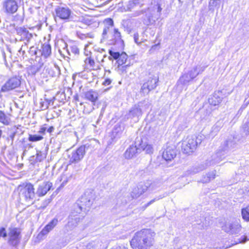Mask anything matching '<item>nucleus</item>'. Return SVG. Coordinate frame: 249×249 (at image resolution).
Segmentation results:
<instances>
[{"label": "nucleus", "instance_id": "26", "mask_svg": "<svg viewBox=\"0 0 249 249\" xmlns=\"http://www.w3.org/2000/svg\"><path fill=\"white\" fill-rule=\"evenodd\" d=\"M138 149L136 146L131 145L127 149L124 154V156L125 159H130L134 157L136 153L138 152Z\"/></svg>", "mask_w": 249, "mask_h": 249}, {"label": "nucleus", "instance_id": "19", "mask_svg": "<svg viewBox=\"0 0 249 249\" xmlns=\"http://www.w3.org/2000/svg\"><path fill=\"white\" fill-rule=\"evenodd\" d=\"M124 127L121 124H117L113 127L110 135L112 142H115L121 137Z\"/></svg>", "mask_w": 249, "mask_h": 249}, {"label": "nucleus", "instance_id": "32", "mask_svg": "<svg viewBox=\"0 0 249 249\" xmlns=\"http://www.w3.org/2000/svg\"><path fill=\"white\" fill-rule=\"evenodd\" d=\"M11 122L10 118L2 111L0 110V123L4 125H8Z\"/></svg>", "mask_w": 249, "mask_h": 249}, {"label": "nucleus", "instance_id": "62", "mask_svg": "<svg viewBox=\"0 0 249 249\" xmlns=\"http://www.w3.org/2000/svg\"><path fill=\"white\" fill-rule=\"evenodd\" d=\"M27 43H25V46H22L20 48V50H19V53H20L21 52H22V54H24L25 53V50H23V48L25 47Z\"/></svg>", "mask_w": 249, "mask_h": 249}, {"label": "nucleus", "instance_id": "55", "mask_svg": "<svg viewBox=\"0 0 249 249\" xmlns=\"http://www.w3.org/2000/svg\"><path fill=\"white\" fill-rule=\"evenodd\" d=\"M139 34L138 33H135L134 35V39L135 41V42L137 44H139L140 42H139Z\"/></svg>", "mask_w": 249, "mask_h": 249}, {"label": "nucleus", "instance_id": "60", "mask_svg": "<svg viewBox=\"0 0 249 249\" xmlns=\"http://www.w3.org/2000/svg\"><path fill=\"white\" fill-rule=\"evenodd\" d=\"M112 249H128L127 248H126L124 246L122 245V246H119L115 248H113Z\"/></svg>", "mask_w": 249, "mask_h": 249}, {"label": "nucleus", "instance_id": "43", "mask_svg": "<svg viewBox=\"0 0 249 249\" xmlns=\"http://www.w3.org/2000/svg\"><path fill=\"white\" fill-rule=\"evenodd\" d=\"M177 249H192L191 245L189 243L184 242L179 247H178Z\"/></svg>", "mask_w": 249, "mask_h": 249}, {"label": "nucleus", "instance_id": "11", "mask_svg": "<svg viewBox=\"0 0 249 249\" xmlns=\"http://www.w3.org/2000/svg\"><path fill=\"white\" fill-rule=\"evenodd\" d=\"M104 39H107L108 43L110 45L118 44L121 45L123 43V40L122 39L120 32H119L118 29L114 28L113 31H110L108 32L105 38Z\"/></svg>", "mask_w": 249, "mask_h": 249}, {"label": "nucleus", "instance_id": "8", "mask_svg": "<svg viewBox=\"0 0 249 249\" xmlns=\"http://www.w3.org/2000/svg\"><path fill=\"white\" fill-rule=\"evenodd\" d=\"M54 18H56L64 20H72L71 11L67 6H57L54 9Z\"/></svg>", "mask_w": 249, "mask_h": 249}, {"label": "nucleus", "instance_id": "27", "mask_svg": "<svg viewBox=\"0 0 249 249\" xmlns=\"http://www.w3.org/2000/svg\"><path fill=\"white\" fill-rule=\"evenodd\" d=\"M143 186H146V191L147 190L153 191L156 190L160 186V183L157 181H148L143 184Z\"/></svg>", "mask_w": 249, "mask_h": 249}, {"label": "nucleus", "instance_id": "40", "mask_svg": "<svg viewBox=\"0 0 249 249\" xmlns=\"http://www.w3.org/2000/svg\"><path fill=\"white\" fill-rule=\"evenodd\" d=\"M161 10L162 8L160 7V6L159 3H157V4L155 5L152 8V11L154 12V14H155L156 13L158 18L160 17Z\"/></svg>", "mask_w": 249, "mask_h": 249}, {"label": "nucleus", "instance_id": "23", "mask_svg": "<svg viewBox=\"0 0 249 249\" xmlns=\"http://www.w3.org/2000/svg\"><path fill=\"white\" fill-rule=\"evenodd\" d=\"M105 27L102 33L103 38H105L108 32L111 31L110 28L113 26L114 22L111 18H106L104 20Z\"/></svg>", "mask_w": 249, "mask_h": 249}, {"label": "nucleus", "instance_id": "58", "mask_svg": "<svg viewBox=\"0 0 249 249\" xmlns=\"http://www.w3.org/2000/svg\"><path fill=\"white\" fill-rule=\"evenodd\" d=\"M143 13V10L138 11H136L134 14V16H135V17L139 16L141 15V14H142Z\"/></svg>", "mask_w": 249, "mask_h": 249}, {"label": "nucleus", "instance_id": "10", "mask_svg": "<svg viewBox=\"0 0 249 249\" xmlns=\"http://www.w3.org/2000/svg\"><path fill=\"white\" fill-rule=\"evenodd\" d=\"M158 81V77L157 76L149 77L145 80L142 84L141 89V92L144 95L148 94L151 90H153L157 87Z\"/></svg>", "mask_w": 249, "mask_h": 249}, {"label": "nucleus", "instance_id": "22", "mask_svg": "<svg viewBox=\"0 0 249 249\" xmlns=\"http://www.w3.org/2000/svg\"><path fill=\"white\" fill-rule=\"evenodd\" d=\"M176 156V150L170 147H167L162 153V157L166 161L171 160Z\"/></svg>", "mask_w": 249, "mask_h": 249}, {"label": "nucleus", "instance_id": "24", "mask_svg": "<svg viewBox=\"0 0 249 249\" xmlns=\"http://www.w3.org/2000/svg\"><path fill=\"white\" fill-rule=\"evenodd\" d=\"M206 67L201 65H197L195 67H194L192 70L189 71L188 72L191 77L194 79L195 77H196L199 74L201 73L203 71H204Z\"/></svg>", "mask_w": 249, "mask_h": 249}, {"label": "nucleus", "instance_id": "51", "mask_svg": "<svg viewBox=\"0 0 249 249\" xmlns=\"http://www.w3.org/2000/svg\"><path fill=\"white\" fill-rule=\"evenodd\" d=\"M47 130V128L45 127H41L39 130L38 131V133L40 134V135H42V136L45 134V132Z\"/></svg>", "mask_w": 249, "mask_h": 249}, {"label": "nucleus", "instance_id": "35", "mask_svg": "<svg viewBox=\"0 0 249 249\" xmlns=\"http://www.w3.org/2000/svg\"><path fill=\"white\" fill-rule=\"evenodd\" d=\"M77 36L79 38L82 40L86 39L88 38H92L94 37V35L91 33H89L87 34H83L80 32L77 33Z\"/></svg>", "mask_w": 249, "mask_h": 249}, {"label": "nucleus", "instance_id": "14", "mask_svg": "<svg viewBox=\"0 0 249 249\" xmlns=\"http://www.w3.org/2000/svg\"><path fill=\"white\" fill-rule=\"evenodd\" d=\"M20 81L17 77H13L7 81L1 87V91L7 92L18 87Z\"/></svg>", "mask_w": 249, "mask_h": 249}, {"label": "nucleus", "instance_id": "2", "mask_svg": "<svg viewBox=\"0 0 249 249\" xmlns=\"http://www.w3.org/2000/svg\"><path fill=\"white\" fill-rule=\"evenodd\" d=\"M94 194L92 191H87L73 205L72 208L76 210V213H80L83 210H87L92 205Z\"/></svg>", "mask_w": 249, "mask_h": 249}, {"label": "nucleus", "instance_id": "64", "mask_svg": "<svg viewBox=\"0 0 249 249\" xmlns=\"http://www.w3.org/2000/svg\"><path fill=\"white\" fill-rule=\"evenodd\" d=\"M95 245V242H93V243H89L87 247L89 248V249H90V247L92 246V247H93Z\"/></svg>", "mask_w": 249, "mask_h": 249}, {"label": "nucleus", "instance_id": "36", "mask_svg": "<svg viewBox=\"0 0 249 249\" xmlns=\"http://www.w3.org/2000/svg\"><path fill=\"white\" fill-rule=\"evenodd\" d=\"M43 137L42 135H29L28 140L30 142H36L41 141L43 140Z\"/></svg>", "mask_w": 249, "mask_h": 249}, {"label": "nucleus", "instance_id": "33", "mask_svg": "<svg viewBox=\"0 0 249 249\" xmlns=\"http://www.w3.org/2000/svg\"><path fill=\"white\" fill-rule=\"evenodd\" d=\"M215 171H213L207 174V178H205V177H203V178L201 180V182L202 183H207L210 182L211 180L213 179L215 177Z\"/></svg>", "mask_w": 249, "mask_h": 249}, {"label": "nucleus", "instance_id": "25", "mask_svg": "<svg viewBox=\"0 0 249 249\" xmlns=\"http://www.w3.org/2000/svg\"><path fill=\"white\" fill-rule=\"evenodd\" d=\"M98 93L93 90H90L85 93V98L93 103V105H95V103L98 100Z\"/></svg>", "mask_w": 249, "mask_h": 249}, {"label": "nucleus", "instance_id": "38", "mask_svg": "<svg viewBox=\"0 0 249 249\" xmlns=\"http://www.w3.org/2000/svg\"><path fill=\"white\" fill-rule=\"evenodd\" d=\"M141 148L147 154H151L153 153V148L152 146L150 144H142L141 145Z\"/></svg>", "mask_w": 249, "mask_h": 249}, {"label": "nucleus", "instance_id": "63", "mask_svg": "<svg viewBox=\"0 0 249 249\" xmlns=\"http://www.w3.org/2000/svg\"><path fill=\"white\" fill-rule=\"evenodd\" d=\"M54 127L53 126H50L48 129H47V131L51 133L54 130Z\"/></svg>", "mask_w": 249, "mask_h": 249}, {"label": "nucleus", "instance_id": "48", "mask_svg": "<svg viewBox=\"0 0 249 249\" xmlns=\"http://www.w3.org/2000/svg\"><path fill=\"white\" fill-rule=\"evenodd\" d=\"M221 0H210V4L213 6L219 5Z\"/></svg>", "mask_w": 249, "mask_h": 249}, {"label": "nucleus", "instance_id": "34", "mask_svg": "<svg viewBox=\"0 0 249 249\" xmlns=\"http://www.w3.org/2000/svg\"><path fill=\"white\" fill-rule=\"evenodd\" d=\"M84 62L85 65L88 68L94 69L95 67V63L94 62V60L93 59H92L90 57L86 58L84 61Z\"/></svg>", "mask_w": 249, "mask_h": 249}, {"label": "nucleus", "instance_id": "17", "mask_svg": "<svg viewBox=\"0 0 249 249\" xmlns=\"http://www.w3.org/2000/svg\"><path fill=\"white\" fill-rule=\"evenodd\" d=\"M52 186L53 184L50 182H43L38 186L36 191V194L40 197L44 196L51 189Z\"/></svg>", "mask_w": 249, "mask_h": 249}, {"label": "nucleus", "instance_id": "28", "mask_svg": "<svg viewBox=\"0 0 249 249\" xmlns=\"http://www.w3.org/2000/svg\"><path fill=\"white\" fill-rule=\"evenodd\" d=\"M142 115V110L139 107L135 105L129 111L128 116L130 118H133L135 117H139Z\"/></svg>", "mask_w": 249, "mask_h": 249}, {"label": "nucleus", "instance_id": "39", "mask_svg": "<svg viewBox=\"0 0 249 249\" xmlns=\"http://www.w3.org/2000/svg\"><path fill=\"white\" fill-rule=\"evenodd\" d=\"M235 144V142L233 139H230L226 141L225 142V150L233 148L234 147Z\"/></svg>", "mask_w": 249, "mask_h": 249}, {"label": "nucleus", "instance_id": "16", "mask_svg": "<svg viewBox=\"0 0 249 249\" xmlns=\"http://www.w3.org/2000/svg\"><path fill=\"white\" fill-rule=\"evenodd\" d=\"M127 57L128 56L125 53H122L117 60L118 68L123 72L126 71V69L130 66V63L125 64L127 63Z\"/></svg>", "mask_w": 249, "mask_h": 249}, {"label": "nucleus", "instance_id": "1", "mask_svg": "<svg viewBox=\"0 0 249 249\" xmlns=\"http://www.w3.org/2000/svg\"><path fill=\"white\" fill-rule=\"evenodd\" d=\"M155 232L150 229H143L135 233L130 241L133 249H147L155 243Z\"/></svg>", "mask_w": 249, "mask_h": 249}, {"label": "nucleus", "instance_id": "21", "mask_svg": "<svg viewBox=\"0 0 249 249\" xmlns=\"http://www.w3.org/2000/svg\"><path fill=\"white\" fill-rule=\"evenodd\" d=\"M45 68L46 73H47L50 76H56L60 73L59 68L54 64L49 65Z\"/></svg>", "mask_w": 249, "mask_h": 249}, {"label": "nucleus", "instance_id": "57", "mask_svg": "<svg viewBox=\"0 0 249 249\" xmlns=\"http://www.w3.org/2000/svg\"><path fill=\"white\" fill-rule=\"evenodd\" d=\"M160 198H159L158 199H156V198H154L152 200H151V201H150L149 202H148L145 206V208H146L147 207L149 206L150 205H151V204H152L153 203H154V202H155V201L156 200H159L160 199Z\"/></svg>", "mask_w": 249, "mask_h": 249}, {"label": "nucleus", "instance_id": "47", "mask_svg": "<svg viewBox=\"0 0 249 249\" xmlns=\"http://www.w3.org/2000/svg\"><path fill=\"white\" fill-rule=\"evenodd\" d=\"M243 129L247 134L249 133V116L248 118V121L243 125Z\"/></svg>", "mask_w": 249, "mask_h": 249}, {"label": "nucleus", "instance_id": "20", "mask_svg": "<svg viewBox=\"0 0 249 249\" xmlns=\"http://www.w3.org/2000/svg\"><path fill=\"white\" fill-rule=\"evenodd\" d=\"M146 186H143V184H139L133 188L131 193V196L133 198H137L146 191Z\"/></svg>", "mask_w": 249, "mask_h": 249}, {"label": "nucleus", "instance_id": "42", "mask_svg": "<svg viewBox=\"0 0 249 249\" xmlns=\"http://www.w3.org/2000/svg\"><path fill=\"white\" fill-rule=\"evenodd\" d=\"M46 158V156L44 154L42 153L41 151H37L36 153V160L41 161Z\"/></svg>", "mask_w": 249, "mask_h": 249}, {"label": "nucleus", "instance_id": "54", "mask_svg": "<svg viewBox=\"0 0 249 249\" xmlns=\"http://www.w3.org/2000/svg\"><path fill=\"white\" fill-rule=\"evenodd\" d=\"M36 48L34 47H32L30 48V52L29 53L32 55V54H34V55H36L37 54V52H36Z\"/></svg>", "mask_w": 249, "mask_h": 249}, {"label": "nucleus", "instance_id": "18", "mask_svg": "<svg viewBox=\"0 0 249 249\" xmlns=\"http://www.w3.org/2000/svg\"><path fill=\"white\" fill-rule=\"evenodd\" d=\"M58 222L57 218H53L42 230L38 234V236L41 237L48 234L57 225Z\"/></svg>", "mask_w": 249, "mask_h": 249}, {"label": "nucleus", "instance_id": "15", "mask_svg": "<svg viewBox=\"0 0 249 249\" xmlns=\"http://www.w3.org/2000/svg\"><path fill=\"white\" fill-rule=\"evenodd\" d=\"M16 31L17 34L21 37L20 40H25L27 43H29L33 37V35L29 33V31L24 27L17 28Z\"/></svg>", "mask_w": 249, "mask_h": 249}, {"label": "nucleus", "instance_id": "5", "mask_svg": "<svg viewBox=\"0 0 249 249\" xmlns=\"http://www.w3.org/2000/svg\"><path fill=\"white\" fill-rule=\"evenodd\" d=\"M200 142V139L196 136H188L182 143V151L185 154H190L196 150L198 144Z\"/></svg>", "mask_w": 249, "mask_h": 249}, {"label": "nucleus", "instance_id": "59", "mask_svg": "<svg viewBox=\"0 0 249 249\" xmlns=\"http://www.w3.org/2000/svg\"><path fill=\"white\" fill-rule=\"evenodd\" d=\"M60 42H61V43H62L63 44V49H66L67 52H68L69 54H70V53H69V51L67 49V44L65 42H63V41L62 40H61Z\"/></svg>", "mask_w": 249, "mask_h": 249}, {"label": "nucleus", "instance_id": "53", "mask_svg": "<svg viewBox=\"0 0 249 249\" xmlns=\"http://www.w3.org/2000/svg\"><path fill=\"white\" fill-rule=\"evenodd\" d=\"M111 80L110 78H106L103 82V85L105 86H108L111 83Z\"/></svg>", "mask_w": 249, "mask_h": 249}, {"label": "nucleus", "instance_id": "13", "mask_svg": "<svg viewBox=\"0 0 249 249\" xmlns=\"http://www.w3.org/2000/svg\"><path fill=\"white\" fill-rule=\"evenodd\" d=\"M76 210H74V208H72L71 212L68 218V222L67 226L71 230L77 226L78 224L83 218V216L81 217L78 214L79 213H76Z\"/></svg>", "mask_w": 249, "mask_h": 249}, {"label": "nucleus", "instance_id": "52", "mask_svg": "<svg viewBox=\"0 0 249 249\" xmlns=\"http://www.w3.org/2000/svg\"><path fill=\"white\" fill-rule=\"evenodd\" d=\"M89 45L88 44L85 45L84 48V53L86 56H88L90 53V51H88V49Z\"/></svg>", "mask_w": 249, "mask_h": 249}, {"label": "nucleus", "instance_id": "49", "mask_svg": "<svg viewBox=\"0 0 249 249\" xmlns=\"http://www.w3.org/2000/svg\"><path fill=\"white\" fill-rule=\"evenodd\" d=\"M7 236V233L4 228H1L0 229V237H5Z\"/></svg>", "mask_w": 249, "mask_h": 249}, {"label": "nucleus", "instance_id": "45", "mask_svg": "<svg viewBox=\"0 0 249 249\" xmlns=\"http://www.w3.org/2000/svg\"><path fill=\"white\" fill-rule=\"evenodd\" d=\"M109 53L110 55L111 56H112L114 59H118L120 53L118 52H114L112 51L109 50Z\"/></svg>", "mask_w": 249, "mask_h": 249}, {"label": "nucleus", "instance_id": "37", "mask_svg": "<svg viewBox=\"0 0 249 249\" xmlns=\"http://www.w3.org/2000/svg\"><path fill=\"white\" fill-rule=\"evenodd\" d=\"M243 219L246 221H249V207L242 209L241 212Z\"/></svg>", "mask_w": 249, "mask_h": 249}, {"label": "nucleus", "instance_id": "29", "mask_svg": "<svg viewBox=\"0 0 249 249\" xmlns=\"http://www.w3.org/2000/svg\"><path fill=\"white\" fill-rule=\"evenodd\" d=\"M43 63L39 62L38 64L31 66L29 69V72L33 75L36 74L37 72H39L42 67Z\"/></svg>", "mask_w": 249, "mask_h": 249}, {"label": "nucleus", "instance_id": "12", "mask_svg": "<svg viewBox=\"0 0 249 249\" xmlns=\"http://www.w3.org/2000/svg\"><path fill=\"white\" fill-rule=\"evenodd\" d=\"M2 8L6 14L12 15L17 11L18 6L16 0H5L2 3Z\"/></svg>", "mask_w": 249, "mask_h": 249}, {"label": "nucleus", "instance_id": "50", "mask_svg": "<svg viewBox=\"0 0 249 249\" xmlns=\"http://www.w3.org/2000/svg\"><path fill=\"white\" fill-rule=\"evenodd\" d=\"M214 98H215V97H212L211 99H209V103L211 104H212V105H213L214 106H216V105H218L220 103V100H217L216 102V101H213Z\"/></svg>", "mask_w": 249, "mask_h": 249}, {"label": "nucleus", "instance_id": "30", "mask_svg": "<svg viewBox=\"0 0 249 249\" xmlns=\"http://www.w3.org/2000/svg\"><path fill=\"white\" fill-rule=\"evenodd\" d=\"M193 78H191L189 75L188 72L183 74L178 80V84L186 85L190 81L193 80Z\"/></svg>", "mask_w": 249, "mask_h": 249}, {"label": "nucleus", "instance_id": "56", "mask_svg": "<svg viewBox=\"0 0 249 249\" xmlns=\"http://www.w3.org/2000/svg\"><path fill=\"white\" fill-rule=\"evenodd\" d=\"M247 237H244L242 239H239L238 241L236 242L235 244H238V243H244L245 242H246V241L247 240Z\"/></svg>", "mask_w": 249, "mask_h": 249}, {"label": "nucleus", "instance_id": "9", "mask_svg": "<svg viewBox=\"0 0 249 249\" xmlns=\"http://www.w3.org/2000/svg\"><path fill=\"white\" fill-rule=\"evenodd\" d=\"M8 236V244L13 247H17L19 244L21 239L20 230L17 228H9Z\"/></svg>", "mask_w": 249, "mask_h": 249}, {"label": "nucleus", "instance_id": "6", "mask_svg": "<svg viewBox=\"0 0 249 249\" xmlns=\"http://www.w3.org/2000/svg\"><path fill=\"white\" fill-rule=\"evenodd\" d=\"M88 147V146L87 145H82L76 149L70 151L68 156L69 162L76 163L80 162L83 159Z\"/></svg>", "mask_w": 249, "mask_h": 249}, {"label": "nucleus", "instance_id": "7", "mask_svg": "<svg viewBox=\"0 0 249 249\" xmlns=\"http://www.w3.org/2000/svg\"><path fill=\"white\" fill-rule=\"evenodd\" d=\"M222 229L230 234L236 235L239 234L242 229L240 219H235L226 222Z\"/></svg>", "mask_w": 249, "mask_h": 249}, {"label": "nucleus", "instance_id": "31", "mask_svg": "<svg viewBox=\"0 0 249 249\" xmlns=\"http://www.w3.org/2000/svg\"><path fill=\"white\" fill-rule=\"evenodd\" d=\"M51 53V47L49 44H44L42 47L41 55L48 57Z\"/></svg>", "mask_w": 249, "mask_h": 249}, {"label": "nucleus", "instance_id": "41", "mask_svg": "<svg viewBox=\"0 0 249 249\" xmlns=\"http://www.w3.org/2000/svg\"><path fill=\"white\" fill-rule=\"evenodd\" d=\"M48 101L46 100V99L44 100L41 99L40 102V108L42 110H44L47 109L49 106V103L48 102Z\"/></svg>", "mask_w": 249, "mask_h": 249}, {"label": "nucleus", "instance_id": "61", "mask_svg": "<svg viewBox=\"0 0 249 249\" xmlns=\"http://www.w3.org/2000/svg\"><path fill=\"white\" fill-rule=\"evenodd\" d=\"M93 109H94V107H92V108H91V109L90 110H87L86 109V107H85V108L84 109L83 112L85 113L89 114Z\"/></svg>", "mask_w": 249, "mask_h": 249}, {"label": "nucleus", "instance_id": "4", "mask_svg": "<svg viewBox=\"0 0 249 249\" xmlns=\"http://www.w3.org/2000/svg\"><path fill=\"white\" fill-rule=\"evenodd\" d=\"M19 196L21 200L32 203L35 197V188L31 183H24L18 186Z\"/></svg>", "mask_w": 249, "mask_h": 249}, {"label": "nucleus", "instance_id": "46", "mask_svg": "<svg viewBox=\"0 0 249 249\" xmlns=\"http://www.w3.org/2000/svg\"><path fill=\"white\" fill-rule=\"evenodd\" d=\"M71 52L75 55H78L79 53V49L76 46H72L71 47Z\"/></svg>", "mask_w": 249, "mask_h": 249}, {"label": "nucleus", "instance_id": "3", "mask_svg": "<svg viewBox=\"0 0 249 249\" xmlns=\"http://www.w3.org/2000/svg\"><path fill=\"white\" fill-rule=\"evenodd\" d=\"M224 154L223 152H217L212 156L211 160H207L205 163L196 165L193 167L190 170H189V174L193 175L196 174L205 169L209 166L219 163L224 159Z\"/></svg>", "mask_w": 249, "mask_h": 249}, {"label": "nucleus", "instance_id": "44", "mask_svg": "<svg viewBox=\"0 0 249 249\" xmlns=\"http://www.w3.org/2000/svg\"><path fill=\"white\" fill-rule=\"evenodd\" d=\"M81 21L86 25H90L92 23L91 19L88 17H82Z\"/></svg>", "mask_w": 249, "mask_h": 249}]
</instances>
